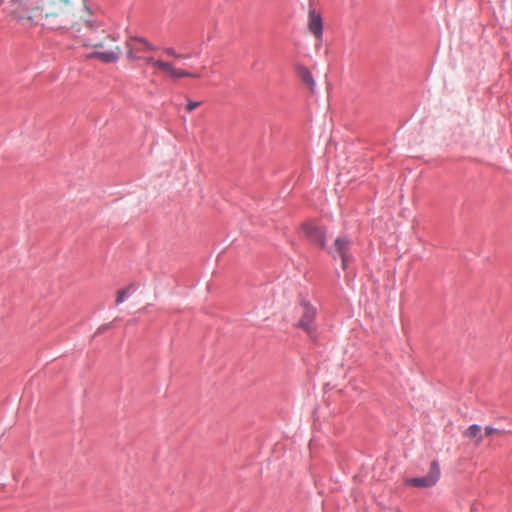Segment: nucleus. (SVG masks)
<instances>
[{
    "label": "nucleus",
    "instance_id": "f257e3e1",
    "mask_svg": "<svg viewBox=\"0 0 512 512\" xmlns=\"http://www.w3.org/2000/svg\"><path fill=\"white\" fill-rule=\"evenodd\" d=\"M299 309L300 317L296 326L316 343L318 341L317 308L310 301L302 298L299 302Z\"/></svg>",
    "mask_w": 512,
    "mask_h": 512
},
{
    "label": "nucleus",
    "instance_id": "f03ea898",
    "mask_svg": "<svg viewBox=\"0 0 512 512\" xmlns=\"http://www.w3.org/2000/svg\"><path fill=\"white\" fill-rule=\"evenodd\" d=\"M39 3L40 0H12V13L20 21L28 20L38 24L40 22L39 16L43 12Z\"/></svg>",
    "mask_w": 512,
    "mask_h": 512
},
{
    "label": "nucleus",
    "instance_id": "7ed1b4c3",
    "mask_svg": "<svg viewBox=\"0 0 512 512\" xmlns=\"http://www.w3.org/2000/svg\"><path fill=\"white\" fill-rule=\"evenodd\" d=\"M352 241L347 235H339L333 243L332 247L327 248L326 251L334 259L341 258L342 267L345 269L349 260L351 259L350 248Z\"/></svg>",
    "mask_w": 512,
    "mask_h": 512
},
{
    "label": "nucleus",
    "instance_id": "20e7f679",
    "mask_svg": "<svg viewBox=\"0 0 512 512\" xmlns=\"http://www.w3.org/2000/svg\"><path fill=\"white\" fill-rule=\"evenodd\" d=\"M440 465L437 460H433L430 464L429 472L420 477H412L406 479V484L413 486V487H419V488H429L434 486L439 478H440Z\"/></svg>",
    "mask_w": 512,
    "mask_h": 512
},
{
    "label": "nucleus",
    "instance_id": "39448f33",
    "mask_svg": "<svg viewBox=\"0 0 512 512\" xmlns=\"http://www.w3.org/2000/svg\"><path fill=\"white\" fill-rule=\"evenodd\" d=\"M302 230L309 242L318 245L321 249H326V230L322 226L309 222L302 225Z\"/></svg>",
    "mask_w": 512,
    "mask_h": 512
},
{
    "label": "nucleus",
    "instance_id": "423d86ee",
    "mask_svg": "<svg viewBox=\"0 0 512 512\" xmlns=\"http://www.w3.org/2000/svg\"><path fill=\"white\" fill-rule=\"evenodd\" d=\"M309 31L317 38L321 39L323 36V22L322 17L315 10L309 11L308 16Z\"/></svg>",
    "mask_w": 512,
    "mask_h": 512
},
{
    "label": "nucleus",
    "instance_id": "0eeeda50",
    "mask_svg": "<svg viewBox=\"0 0 512 512\" xmlns=\"http://www.w3.org/2000/svg\"><path fill=\"white\" fill-rule=\"evenodd\" d=\"M40 22L42 26L51 29V30H59V29H68L63 21L59 20L58 15L54 13H46L39 16Z\"/></svg>",
    "mask_w": 512,
    "mask_h": 512
},
{
    "label": "nucleus",
    "instance_id": "6e6552de",
    "mask_svg": "<svg viewBox=\"0 0 512 512\" xmlns=\"http://www.w3.org/2000/svg\"><path fill=\"white\" fill-rule=\"evenodd\" d=\"M297 72L301 80L309 87L311 92H314L316 82L310 70L303 65H299L297 67Z\"/></svg>",
    "mask_w": 512,
    "mask_h": 512
},
{
    "label": "nucleus",
    "instance_id": "1a4fd4ad",
    "mask_svg": "<svg viewBox=\"0 0 512 512\" xmlns=\"http://www.w3.org/2000/svg\"><path fill=\"white\" fill-rule=\"evenodd\" d=\"M133 291H135V288L133 287V285H130L126 288L120 289L117 293L116 304L120 305V304L124 303Z\"/></svg>",
    "mask_w": 512,
    "mask_h": 512
},
{
    "label": "nucleus",
    "instance_id": "9d476101",
    "mask_svg": "<svg viewBox=\"0 0 512 512\" xmlns=\"http://www.w3.org/2000/svg\"><path fill=\"white\" fill-rule=\"evenodd\" d=\"M99 55V59H101L104 63H116L118 61V54L114 51H105L101 52Z\"/></svg>",
    "mask_w": 512,
    "mask_h": 512
},
{
    "label": "nucleus",
    "instance_id": "9b49d317",
    "mask_svg": "<svg viewBox=\"0 0 512 512\" xmlns=\"http://www.w3.org/2000/svg\"><path fill=\"white\" fill-rule=\"evenodd\" d=\"M480 433H481V426L478 424H472L465 431V436L468 438H475L477 436H480V440H482L483 436Z\"/></svg>",
    "mask_w": 512,
    "mask_h": 512
},
{
    "label": "nucleus",
    "instance_id": "f8f14e48",
    "mask_svg": "<svg viewBox=\"0 0 512 512\" xmlns=\"http://www.w3.org/2000/svg\"><path fill=\"white\" fill-rule=\"evenodd\" d=\"M156 66L163 70V71H166L170 76L172 75V71L175 69L174 66L169 63V62H165L163 60H158L156 62Z\"/></svg>",
    "mask_w": 512,
    "mask_h": 512
},
{
    "label": "nucleus",
    "instance_id": "ddd939ff",
    "mask_svg": "<svg viewBox=\"0 0 512 512\" xmlns=\"http://www.w3.org/2000/svg\"><path fill=\"white\" fill-rule=\"evenodd\" d=\"M188 76H195V74L191 73V72H189L187 70H177V69H174L172 71L171 78H173L174 80H177L179 78L188 77Z\"/></svg>",
    "mask_w": 512,
    "mask_h": 512
},
{
    "label": "nucleus",
    "instance_id": "4468645a",
    "mask_svg": "<svg viewBox=\"0 0 512 512\" xmlns=\"http://www.w3.org/2000/svg\"><path fill=\"white\" fill-rule=\"evenodd\" d=\"M200 104L201 103L199 101L188 100V102L186 104V110L188 112H191L194 109H196L198 106H200Z\"/></svg>",
    "mask_w": 512,
    "mask_h": 512
},
{
    "label": "nucleus",
    "instance_id": "2eb2a0df",
    "mask_svg": "<svg viewBox=\"0 0 512 512\" xmlns=\"http://www.w3.org/2000/svg\"><path fill=\"white\" fill-rule=\"evenodd\" d=\"M128 47V52H127V57L131 60H138L140 59V57L134 52L133 48L128 44L127 45Z\"/></svg>",
    "mask_w": 512,
    "mask_h": 512
},
{
    "label": "nucleus",
    "instance_id": "dca6fc26",
    "mask_svg": "<svg viewBox=\"0 0 512 512\" xmlns=\"http://www.w3.org/2000/svg\"><path fill=\"white\" fill-rule=\"evenodd\" d=\"M165 53H167L168 55L170 56H173V57H182L181 54L177 53L176 50L173 48V47H167L164 49Z\"/></svg>",
    "mask_w": 512,
    "mask_h": 512
},
{
    "label": "nucleus",
    "instance_id": "f3484780",
    "mask_svg": "<svg viewBox=\"0 0 512 512\" xmlns=\"http://www.w3.org/2000/svg\"><path fill=\"white\" fill-rule=\"evenodd\" d=\"M111 327H112V323L103 324V325H101V326L98 328V330H97L96 334H101V333L105 332L106 330H108V329H109V328H111Z\"/></svg>",
    "mask_w": 512,
    "mask_h": 512
},
{
    "label": "nucleus",
    "instance_id": "a211bd4d",
    "mask_svg": "<svg viewBox=\"0 0 512 512\" xmlns=\"http://www.w3.org/2000/svg\"><path fill=\"white\" fill-rule=\"evenodd\" d=\"M495 432H499V430L495 427H492V426H486L485 427V436H488L492 433H495Z\"/></svg>",
    "mask_w": 512,
    "mask_h": 512
},
{
    "label": "nucleus",
    "instance_id": "6ab92c4d",
    "mask_svg": "<svg viewBox=\"0 0 512 512\" xmlns=\"http://www.w3.org/2000/svg\"><path fill=\"white\" fill-rule=\"evenodd\" d=\"M143 45L146 47L147 50L154 51L156 50V46H154L152 43H150L147 39L143 40Z\"/></svg>",
    "mask_w": 512,
    "mask_h": 512
},
{
    "label": "nucleus",
    "instance_id": "aec40b11",
    "mask_svg": "<svg viewBox=\"0 0 512 512\" xmlns=\"http://www.w3.org/2000/svg\"><path fill=\"white\" fill-rule=\"evenodd\" d=\"M85 24L87 25V27H89L90 29H94L96 30L98 28V25H96V23L91 20V19H87L85 20Z\"/></svg>",
    "mask_w": 512,
    "mask_h": 512
},
{
    "label": "nucleus",
    "instance_id": "412c9836",
    "mask_svg": "<svg viewBox=\"0 0 512 512\" xmlns=\"http://www.w3.org/2000/svg\"><path fill=\"white\" fill-rule=\"evenodd\" d=\"M101 52H97V51H94V52H91V53H88L85 55V58L86 59H94V58H98L99 59V55Z\"/></svg>",
    "mask_w": 512,
    "mask_h": 512
},
{
    "label": "nucleus",
    "instance_id": "4be33fe9",
    "mask_svg": "<svg viewBox=\"0 0 512 512\" xmlns=\"http://www.w3.org/2000/svg\"><path fill=\"white\" fill-rule=\"evenodd\" d=\"M131 40H134V41H137V42H140L143 44V40H146V39L144 37L134 36V37H131Z\"/></svg>",
    "mask_w": 512,
    "mask_h": 512
},
{
    "label": "nucleus",
    "instance_id": "5701e85b",
    "mask_svg": "<svg viewBox=\"0 0 512 512\" xmlns=\"http://www.w3.org/2000/svg\"><path fill=\"white\" fill-rule=\"evenodd\" d=\"M157 61H158V60H155L153 57H148V58H146V62H147L148 64H154L155 66H156V62H157Z\"/></svg>",
    "mask_w": 512,
    "mask_h": 512
},
{
    "label": "nucleus",
    "instance_id": "b1692460",
    "mask_svg": "<svg viewBox=\"0 0 512 512\" xmlns=\"http://www.w3.org/2000/svg\"><path fill=\"white\" fill-rule=\"evenodd\" d=\"M181 55H182V57H181L182 59H189L192 56L191 54H181Z\"/></svg>",
    "mask_w": 512,
    "mask_h": 512
},
{
    "label": "nucleus",
    "instance_id": "393cba45",
    "mask_svg": "<svg viewBox=\"0 0 512 512\" xmlns=\"http://www.w3.org/2000/svg\"><path fill=\"white\" fill-rule=\"evenodd\" d=\"M85 10L88 11L89 13H92V10L90 9V7L88 5H85Z\"/></svg>",
    "mask_w": 512,
    "mask_h": 512
},
{
    "label": "nucleus",
    "instance_id": "a878e982",
    "mask_svg": "<svg viewBox=\"0 0 512 512\" xmlns=\"http://www.w3.org/2000/svg\"><path fill=\"white\" fill-rule=\"evenodd\" d=\"M95 47H103L102 43L96 44Z\"/></svg>",
    "mask_w": 512,
    "mask_h": 512
},
{
    "label": "nucleus",
    "instance_id": "bb28decb",
    "mask_svg": "<svg viewBox=\"0 0 512 512\" xmlns=\"http://www.w3.org/2000/svg\"><path fill=\"white\" fill-rule=\"evenodd\" d=\"M194 74H195V76H191L192 78H198L199 77L198 74H196V73H194Z\"/></svg>",
    "mask_w": 512,
    "mask_h": 512
},
{
    "label": "nucleus",
    "instance_id": "cd10ccee",
    "mask_svg": "<svg viewBox=\"0 0 512 512\" xmlns=\"http://www.w3.org/2000/svg\"><path fill=\"white\" fill-rule=\"evenodd\" d=\"M62 1H63V2H65V3H67V2H68V0H62Z\"/></svg>",
    "mask_w": 512,
    "mask_h": 512
}]
</instances>
